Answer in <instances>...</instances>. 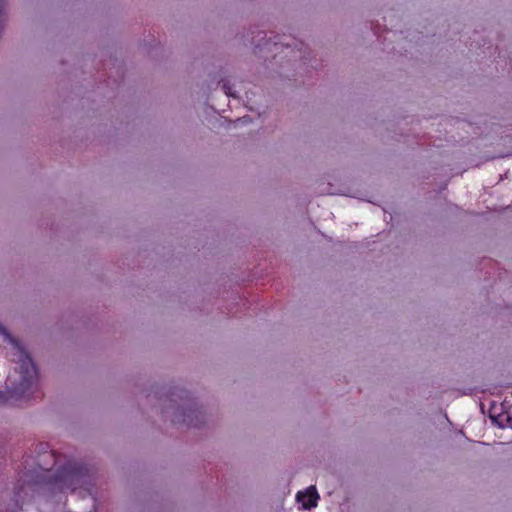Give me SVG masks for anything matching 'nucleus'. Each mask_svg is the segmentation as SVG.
<instances>
[{"label":"nucleus","mask_w":512,"mask_h":512,"mask_svg":"<svg viewBox=\"0 0 512 512\" xmlns=\"http://www.w3.org/2000/svg\"><path fill=\"white\" fill-rule=\"evenodd\" d=\"M0 334L11 344V360L17 363L13 373L6 379V392L0 391V402L28 398L37 381L36 366L20 342L13 338L2 326Z\"/></svg>","instance_id":"nucleus-1"},{"label":"nucleus","mask_w":512,"mask_h":512,"mask_svg":"<svg viewBox=\"0 0 512 512\" xmlns=\"http://www.w3.org/2000/svg\"><path fill=\"white\" fill-rule=\"evenodd\" d=\"M162 414L173 424H185L200 427L204 423V414L188 391L174 387L159 396Z\"/></svg>","instance_id":"nucleus-2"},{"label":"nucleus","mask_w":512,"mask_h":512,"mask_svg":"<svg viewBox=\"0 0 512 512\" xmlns=\"http://www.w3.org/2000/svg\"><path fill=\"white\" fill-rule=\"evenodd\" d=\"M88 469L77 462H68L60 467L53 476L54 484L64 491L75 490L78 486L87 483Z\"/></svg>","instance_id":"nucleus-3"},{"label":"nucleus","mask_w":512,"mask_h":512,"mask_svg":"<svg viewBox=\"0 0 512 512\" xmlns=\"http://www.w3.org/2000/svg\"><path fill=\"white\" fill-rule=\"evenodd\" d=\"M296 499L298 502L302 503L304 509L310 510L317 506L319 494L315 486H310L304 492H298L296 495Z\"/></svg>","instance_id":"nucleus-4"},{"label":"nucleus","mask_w":512,"mask_h":512,"mask_svg":"<svg viewBox=\"0 0 512 512\" xmlns=\"http://www.w3.org/2000/svg\"><path fill=\"white\" fill-rule=\"evenodd\" d=\"M222 89L228 96L236 97V95L231 91V87L229 86L228 82H223Z\"/></svg>","instance_id":"nucleus-5"},{"label":"nucleus","mask_w":512,"mask_h":512,"mask_svg":"<svg viewBox=\"0 0 512 512\" xmlns=\"http://www.w3.org/2000/svg\"><path fill=\"white\" fill-rule=\"evenodd\" d=\"M4 9V0H0V14L2 13Z\"/></svg>","instance_id":"nucleus-6"}]
</instances>
